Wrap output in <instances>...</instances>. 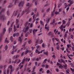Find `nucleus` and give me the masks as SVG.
<instances>
[{"label":"nucleus","mask_w":74,"mask_h":74,"mask_svg":"<svg viewBox=\"0 0 74 74\" xmlns=\"http://www.w3.org/2000/svg\"><path fill=\"white\" fill-rule=\"evenodd\" d=\"M5 8L2 9L1 10V12H0V19H2L3 21L5 20V17H5V16H4V14L3 12L5 11Z\"/></svg>","instance_id":"1"},{"label":"nucleus","mask_w":74,"mask_h":74,"mask_svg":"<svg viewBox=\"0 0 74 74\" xmlns=\"http://www.w3.org/2000/svg\"><path fill=\"white\" fill-rule=\"evenodd\" d=\"M6 32V29L5 28H4L3 29V32L2 33H1L0 34V42L2 40V38H3V36L4 33H5V32Z\"/></svg>","instance_id":"2"},{"label":"nucleus","mask_w":74,"mask_h":74,"mask_svg":"<svg viewBox=\"0 0 74 74\" xmlns=\"http://www.w3.org/2000/svg\"><path fill=\"white\" fill-rule=\"evenodd\" d=\"M29 8H30V7H29L25 11H23L21 13V15H23L24 14V13H25V12H27V14H28L29 13Z\"/></svg>","instance_id":"3"},{"label":"nucleus","mask_w":74,"mask_h":74,"mask_svg":"<svg viewBox=\"0 0 74 74\" xmlns=\"http://www.w3.org/2000/svg\"><path fill=\"white\" fill-rule=\"evenodd\" d=\"M25 58V57L24 58V59H23L22 62L20 64L18 65L19 67H20L21 65H22V64H23L25 63V61H27V60H28V59L27 58Z\"/></svg>","instance_id":"4"},{"label":"nucleus","mask_w":74,"mask_h":74,"mask_svg":"<svg viewBox=\"0 0 74 74\" xmlns=\"http://www.w3.org/2000/svg\"><path fill=\"white\" fill-rule=\"evenodd\" d=\"M18 61V59H16V60L14 62V61H12V63H14V64H15L16 63V64H18V63H20V62H21V60H19Z\"/></svg>","instance_id":"5"},{"label":"nucleus","mask_w":74,"mask_h":74,"mask_svg":"<svg viewBox=\"0 0 74 74\" xmlns=\"http://www.w3.org/2000/svg\"><path fill=\"white\" fill-rule=\"evenodd\" d=\"M9 68L11 69L10 74H12V72L14 71V69H12V66L11 65H9Z\"/></svg>","instance_id":"6"},{"label":"nucleus","mask_w":74,"mask_h":74,"mask_svg":"<svg viewBox=\"0 0 74 74\" xmlns=\"http://www.w3.org/2000/svg\"><path fill=\"white\" fill-rule=\"evenodd\" d=\"M29 30V27H27L26 28H24L23 29V32H24L25 33H26L28 30Z\"/></svg>","instance_id":"7"},{"label":"nucleus","mask_w":74,"mask_h":74,"mask_svg":"<svg viewBox=\"0 0 74 74\" xmlns=\"http://www.w3.org/2000/svg\"><path fill=\"white\" fill-rule=\"evenodd\" d=\"M25 2L24 1H21L19 4L18 5L19 7H23V5H24V3Z\"/></svg>","instance_id":"8"},{"label":"nucleus","mask_w":74,"mask_h":74,"mask_svg":"<svg viewBox=\"0 0 74 74\" xmlns=\"http://www.w3.org/2000/svg\"><path fill=\"white\" fill-rule=\"evenodd\" d=\"M32 53V50H27L25 51L24 54H25V55H27V53Z\"/></svg>","instance_id":"9"},{"label":"nucleus","mask_w":74,"mask_h":74,"mask_svg":"<svg viewBox=\"0 0 74 74\" xmlns=\"http://www.w3.org/2000/svg\"><path fill=\"white\" fill-rule=\"evenodd\" d=\"M55 7L54 8L53 11L52 12L51 15L52 16H53V15H54V13L55 12V8H56V3L55 4Z\"/></svg>","instance_id":"10"},{"label":"nucleus","mask_w":74,"mask_h":74,"mask_svg":"<svg viewBox=\"0 0 74 74\" xmlns=\"http://www.w3.org/2000/svg\"><path fill=\"white\" fill-rule=\"evenodd\" d=\"M23 36V34H21V37H19L18 38V41H20V42H22V39H21V37H22Z\"/></svg>","instance_id":"11"},{"label":"nucleus","mask_w":74,"mask_h":74,"mask_svg":"<svg viewBox=\"0 0 74 74\" xmlns=\"http://www.w3.org/2000/svg\"><path fill=\"white\" fill-rule=\"evenodd\" d=\"M19 36V33H17L16 34H13V37H15V36L16 37H18Z\"/></svg>","instance_id":"12"},{"label":"nucleus","mask_w":74,"mask_h":74,"mask_svg":"<svg viewBox=\"0 0 74 74\" xmlns=\"http://www.w3.org/2000/svg\"><path fill=\"white\" fill-rule=\"evenodd\" d=\"M37 31H38V29H36L35 30V29H34L33 31V35H34V34H35V33H36V32H37Z\"/></svg>","instance_id":"13"},{"label":"nucleus","mask_w":74,"mask_h":74,"mask_svg":"<svg viewBox=\"0 0 74 74\" xmlns=\"http://www.w3.org/2000/svg\"><path fill=\"white\" fill-rule=\"evenodd\" d=\"M33 3H35V4L36 5L37 4V1H36V0H33Z\"/></svg>","instance_id":"14"},{"label":"nucleus","mask_w":74,"mask_h":74,"mask_svg":"<svg viewBox=\"0 0 74 74\" xmlns=\"http://www.w3.org/2000/svg\"><path fill=\"white\" fill-rule=\"evenodd\" d=\"M70 25V21H68L67 24H66L65 26H67L68 27H69Z\"/></svg>","instance_id":"15"},{"label":"nucleus","mask_w":74,"mask_h":74,"mask_svg":"<svg viewBox=\"0 0 74 74\" xmlns=\"http://www.w3.org/2000/svg\"><path fill=\"white\" fill-rule=\"evenodd\" d=\"M68 3H70V4H73V1H71V0H69L68 1Z\"/></svg>","instance_id":"16"},{"label":"nucleus","mask_w":74,"mask_h":74,"mask_svg":"<svg viewBox=\"0 0 74 74\" xmlns=\"http://www.w3.org/2000/svg\"><path fill=\"white\" fill-rule=\"evenodd\" d=\"M55 19H53L52 23H51V24L53 26V25H55Z\"/></svg>","instance_id":"17"},{"label":"nucleus","mask_w":74,"mask_h":74,"mask_svg":"<svg viewBox=\"0 0 74 74\" xmlns=\"http://www.w3.org/2000/svg\"><path fill=\"white\" fill-rule=\"evenodd\" d=\"M51 18H49L48 19H47V23H49V21L51 20Z\"/></svg>","instance_id":"18"},{"label":"nucleus","mask_w":74,"mask_h":74,"mask_svg":"<svg viewBox=\"0 0 74 74\" xmlns=\"http://www.w3.org/2000/svg\"><path fill=\"white\" fill-rule=\"evenodd\" d=\"M40 23L41 24V25H42V26H44V22H43L42 21H40Z\"/></svg>","instance_id":"19"},{"label":"nucleus","mask_w":74,"mask_h":74,"mask_svg":"<svg viewBox=\"0 0 74 74\" xmlns=\"http://www.w3.org/2000/svg\"><path fill=\"white\" fill-rule=\"evenodd\" d=\"M12 6H13V5L12 4H11L10 5H9L8 6V8H12Z\"/></svg>","instance_id":"20"},{"label":"nucleus","mask_w":74,"mask_h":74,"mask_svg":"<svg viewBox=\"0 0 74 74\" xmlns=\"http://www.w3.org/2000/svg\"><path fill=\"white\" fill-rule=\"evenodd\" d=\"M17 50H18V49H16L15 51L14 50L12 51L11 53L12 54H14V52L17 51Z\"/></svg>","instance_id":"21"},{"label":"nucleus","mask_w":74,"mask_h":74,"mask_svg":"<svg viewBox=\"0 0 74 74\" xmlns=\"http://www.w3.org/2000/svg\"><path fill=\"white\" fill-rule=\"evenodd\" d=\"M66 73H67L68 74H70V73H69V72L70 71V70L69 69H68L66 71Z\"/></svg>","instance_id":"22"},{"label":"nucleus","mask_w":74,"mask_h":74,"mask_svg":"<svg viewBox=\"0 0 74 74\" xmlns=\"http://www.w3.org/2000/svg\"><path fill=\"white\" fill-rule=\"evenodd\" d=\"M18 22H19V19H16V25H17L18 23Z\"/></svg>","instance_id":"23"},{"label":"nucleus","mask_w":74,"mask_h":74,"mask_svg":"<svg viewBox=\"0 0 74 74\" xmlns=\"http://www.w3.org/2000/svg\"><path fill=\"white\" fill-rule=\"evenodd\" d=\"M47 35L48 36H50L52 35V33L51 32H50L47 34Z\"/></svg>","instance_id":"24"},{"label":"nucleus","mask_w":74,"mask_h":74,"mask_svg":"<svg viewBox=\"0 0 74 74\" xmlns=\"http://www.w3.org/2000/svg\"><path fill=\"white\" fill-rule=\"evenodd\" d=\"M57 50H59L60 49V46H59V45H58L57 46Z\"/></svg>","instance_id":"25"},{"label":"nucleus","mask_w":74,"mask_h":74,"mask_svg":"<svg viewBox=\"0 0 74 74\" xmlns=\"http://www.w3.org/2000/svg\"><path fill=\"white\" fill-rule=\"evenodd\" d=\"M37 8H35L33 10V11L34 12L36 13L37 12Z\"/></svg>","instance_id":"26"},{"label":"nucleus","mask_w":74,"mask_h":74,"mask_svg":"<svg viewBox=\"0 0 74 74\" xmlns=\"http://www.w3.org/2000/svg\"><path fill=\"white\" fill-rule=\"evenodd\" d=\"M7 38H6L4 42H7V43H9L8 41H7Z\"/></svg>","instance_id":"27"},{"label":"nucleus","mask_w":74,"mask_h":74,"mask_svg":"<svg viewBox=\"0 0 74 74\" xmlns=\"http://www.w3.org/2000/svg\"><path fill=\"white\" fill-rule=\"evenodd\" d=\"M5 51H7V49H8V46L7 45H6L5 47Z\"/></svg>","instance_id":"28"},{"label":"nucleus","mask_w":74,"mask_h":74,"mask_svg":"<svg viewBox=\"0 0 74 74\" xmlns=\"http://www.w3.org/2000/svg\"><path fill=\"white\" fill-rule=\"evenodd\" d=\"M55 14H56V15H58H58H60V13H59L58 12H55Z\"/></svg>","instance_id":"29"},{"label":"nucleus","mask_w":74,"mask_h":74,"mask_svg":"<svg viewBox=\"0 0 74 74\" xmlns=\"http://www.w3.org/2000/svg\"><path fill=\"white\" fill-rule=\"evenodd\" d=\"M44 54L46 55H48V51H47L46 52H44Z\"/></svg>","instance_id":"30"},{"label":"nucleus","mask_w":74,"mask_h":74,"mask_svg":"<svg viewBox=\"0 0 74 74\" xmlns=\"http://www.w3.org/2000/svg\"><path fill=\"white\" fill-rule=\"evenodd\" d=\"M14 32H16V28H15V25H14Z\"/></svg>","instance_id":"31"},{"label":"nucleus","mask_w":74,"mask_h":74,"mask_svg":"<svg viewBox=\"0 0 74 74\" xmlns=\"http://www.w3.org/2000/svg\"><path fill=\"white\" fill-rule=\"evenodd\" d=\"M12 28H9V33H10V32H11V31H12Z\"/></svg>","instance_id":"32"},{"label":"nucleus","mask_w":74,"mask_h":74,"mask_svg":"<svg viewBox=\"0 0 74 74\" xmlns=\"http://www.w3.org/2000/svg\"><path fill=\"white\" fill-rule=\"evenodd\" d=\"M21 14L20 13H18L17 15V18L21 17Z\"/></svg>","instance_id":"33"},{"label":"nucleus","mask_w":74,"mask_h":74,"mask_svg":"<svg viewBox=\"0 0 74 74\" xmlns=\"http://www.w3.org/2000/svg\"><path fill=\"white\" fill-rule=\"evenodd\" d=\"M60 60V63H63V61H64V60H63V59H62V58H61Z\"/></svg>","instance_id":"34"},{"label":"nucleus","mask_w":74,"mask_h":74,"mask_svg":"<svg viewBox=\"0 0 74 74\" xmlns=\"http://www.w3.org/2000/svg\"><path fill=\"white\" fill-rule=\"evenodd\" d=\"M18 10H17L14 14V16H16V15L18 14Z\"/></svg>","instance_id":"35"},{"label":"nucleus","mask_w":74,"mask_h":74,"mask_svg":"<svg viewBox=\"0 0 74 74\" xmlns=\"http://www.w3.org/2000/svg\"><path fill=\"white\" fill-rule=\"evenodd\" d=\"M13 1H15L14 4L16 5V3L18 2V0H13Z\"/></svg>","instance_id":"36"},{"label":"nucleus","mask_w":74,"mask_h":74,"mask_svg":"<svg viewBox=\"0 0 74 74\" xmlns=\"http://www.w3.org/2000/svg\"><path fill=\"white\" fill-rule=\"evenodd\" d=\"M64 36V39H65L67 37V34H65Z\"/></svg>","instance_id":"37"},{"label":"nucleus","mask_w":74,"mask_h":74,"mask_svg":"<svg viewBox=\"0 0 74 74\" xmlns=\"http://www.w3.org/2000/svg\"><path fill=\"white\" fill-rule=\"evenodd\" d=\"M16 25H17V26H16V27L17 28H19V26H20V24H16Z\"/></svg>","instance_id":"38"},{"label":"nucleus","mask_w":74,"mask_h":74,"mask_svg":"<svg viewBox=\"0 0 74 74\" xmlns=\"http://www.w3.org/2000/svg\"><path fill=\"white\" fill-rule=\"evenodd\" d=\"M64 67H65V69H67V65L66 64L64 65Z\"/></svg>","instance_id":"39"},{"label":"nucleus","mask_w":74,"mask_h":74,"mask_svg":"<svg viewBox=\"0 0 74 74\" xmlns=\"http://www.w3.org/2000/svg\"><path fill=\"white\" fill-rule=\"evenodd\" d=\"M66 50L67 52L68 53H70V51H69V49H66Z\"/></svg>","instance_id":"40"},{"label":"nucleus","mask_w":74,"mask_h":74,"mask_svg":"<svg viewBox=\"0 0 74 74\" xmlns=\"http://www.w3.org/2000/svg\"><path fill=\"white\" fill-rule=\"evenodd\" d=\"M29 32L30 33H32V32H33V29H31L29 30Z\"/></svg>","instance_id":"41"},{"label":"nucleus","mask_w":74,"mask_h":74,"mask_svg":"<svg viewBox=\"0 0 74 74\" xmlns=\"http://www.w3.org/2000/svg\"><path fill=\"white\" fill-rule=\"evenodd\" d=\"M7 14L8 16H9V15H10V12H9V11H7Z\"/></svg>","instance_id":"42"},{"label":"nucleus","mask_w":74,"mask_h":74,"mask_svg":"<svg viewBox=\"0 0 74 74\" xmlns=\"http://www.w3.org/2000/svg\"><path fill=\"white\" fill-rule=\"evenodd\" d=\"M49 27H45V29H47V31H49V29L48 28Z\"/></svg>","instance_id":"43"},{"label":"nucleus","mask_w":74,"mask_h":74,"mask_svg":"<svg viewBox=\"0 0 74 74\" xmlns=\"http://www.w3.org/2000/svg\"><path fill=\"white\" fill-rule=\"evenodd\" d=\"M62 22H63V23H62V25H64V23H65L66 22V21H65L64 20H62Z\"/></svg>","instance_id":"44"},{"label":"nucleus","mask_w":74,"mask_h":74,"mask_svg":"<svg viewBox=\"0 0 74 74\" xmlns=\"http://www.w3.org/2000/svg\"><path fill=\"white\" fill-rule=\"evenodd\" d=\"M61 5H62V4H59L58 5V8H59L60 7Z\"/></svg>","instance_id":"45"},{"label":"nucleus","mask_w":74,"mask_h":74,"mask_svg":"<svg viewBox=\"0 0 74 74\" xmlns=\"http://www.w3.org/2000/svg\"><path fill=\"white\" fill-rule=\"evenodd\" d=\"M52 57L54 59H56V57H55V55H53V56H52Z\"/></svg>","instance_id":"46"},{"label":"nucleus","mask_w":74,"mask_h":74,"mask_svg":"<svg viewBox=\"0 0 74 74\" xmlns=\"http://www.w3.org/2000/svg\"><path fill=\"white\" fill-rule=\"evenodd\" d=\"M13 50H14L16 48V47H15V46H13Z\"/></svg>","instance_id":"47"},{"label":"nucleus","mask_w":74,"mask_h":74,"mask_svg":"<svg viewBox=\"0 0 74 74\" xmlns=\"http://www.w3.org/2000/svg\"><path fill=\"white\" fill-rule=\"evenodd\" d=\"M67 56L69 58V59H70V60H72V58H70V56L69 55H67Z\"/></svg>","instance_id":"48"},{"label":"nucleus","mask_w":74,"mask_h":74,"mask_svg":"<svg viewBox=\"0 0 74 74\" xmlns=\"http://www.w3.org/2000/svg\"><path fill=\"white\" fill-rule=\"evenodd\" d=\"M55 40H56L57 41L59 42V39L58 38H55Z\"/></svg>","instance_id":"49"},{"label":"nucleus","mask_w":74,"mask_h":74,"mask_svg":"<svg viewBox=\"0 0 74 74\" xmlns=\"http://www.w3.org/2000/svg\"><path fill=\"white\" fill-rule=\"evenodd\" d=\"M28 34H29V33H27L25 34V36L26 37H27L28 36Z\"/></svg>","instance_id":"50"},{"label":"nucleus","mask_w":74,"mask_h":74,"mask_svg":"<svg viewBox=\"0 0 74 74\" xmlns=\"http://www.w3.org/2000/svg\"><path fill=\"white\" fill-rule=\"evenodd\" d=\"M3 74H6V70H4L3 71Z\"/></svg>","instance_id":"51"},{"label":"nucleus","mask_w":74,"mask_h":74,"mask_svg":"<svg viewBox=\"0 0 74 74\" xmlns=\"http://www.w3.org/2000/svg\"><path fill=\"white\" fill-rule=\"evenodd\" d=\"M49 10H50V8H48V9H47V12H49Z\"/></svg>","instance_id":"52"},{"label":"nucleus","mask_w":74,"mask_h":74,"mask_svg":"<svg viewBox=\"0 0 74 74\" xmlns=\"http://www.w3.org/2000/svg\"><path fill=\"white\" fill-rule=\"evenodd\" d=\"M50 72V71H49V70H48L47 71V74H49V73Z\"/></svg>","instance_id":"53"},{"label":"nucleus","mask_w":74,"mask_h":74,"mask_svg":"<svg viewBox=\"0 0 74 74\" xmlns=\"http://www.w3.org/2000/svg\"><path fill=\"white\" fill-rule=\"evenodd\" d=\"M28 22H27L25 24V27H26L27 26V25L28 24Z\"/></svg>","instance_id":"54"},{"label":"nucleus","mask_w":74,"mask_h":74,"mask_svg":"<svg viewBox=\"0 0 74 74\" xmlns=\"http://www.w3.org/2000/svg\"><path fill=\"white\" fill-rule=\"evenodd\" d=\"M24 55V52H23L21 55V56H23Z\"/></svg>","instance_id":"55"},{"label":"nucleus","mask_w":74,"mask_h":74,"mask_svg":"<svg viewBox=\"0 0 74 74\" xmlns=\"http://www.w3.org/2000/svg\"><path fill=\"white\" fill-rule=\"evenodd\" d=\"M43 42V41L42 40H41L40 41V44H41V43H42V42Z\"/></svg>","instance_id":"56"},{"label":"nucleus","mask_w":74,"mask_h":74,"mask_svg":"<svg viewBox=\"0 0 74 74\" xmlns=\"http://www.w3.org/2000/svg\"><path fill=\"white\" fill-rule=\"evenodd\" d=\"M18 57H19V55H17L15 58V59H17V58H18Z\"/></svg>","instance_id":"57"},{"label":"nucleus","mask_w":74,"mask_h":74,"mask_svg":"<svg viewBox=\"0 0 74 74\" xmlns=\"http://www.w3.org/2000/svg\"><path fill=\"white\" fill-rule=\"evenodd\" d=\"M42 47H45V43H43L42 45Z\"/></svg>","instance_id":"58"},{"label":"nucleus","mask_w":74,"mask_h":74,"mask_svg":"<svg viewBox=\"0 0 74 74\" xmlns=\"http://www.w3.org/2000/svg\"><path fill=\"white\" fill-rule=\"evenodd\" d=\"M31 42H32V40H29V41H28L29 44H31Z\"/></svg>","instance_id":"59"},{"label":"nucleus","mask_w":74,"mask_h":74,"mask_svg":"<svg viewBox=\"0 0 74 74\" xmlns=\"http://www.w3.org/2000/svg\"><path fill=\"white\" fill-rule=\"evenodd\" d=\"M36 53H37L38 52V49H36Z\"/></svg>","instance_id":"60"},{"label":"nucleus","mask_w":74,"mask_h":74,"mask_svg":"<svg viewBox=\"0 0 74 74\" xmlns=\"http://www.w3.org/2000/svg\"><path fill=\"white\" fill-rule=\"evenodd\" d=\"M48 4H46V5H44V7H48Z\"/></svg>","instance_id":"61"},{"label":"nucleus","mask_w":74,"mask_h":74,"mask_svg":"<svg viewBox=\"0 0 74 74\" xmlns=\"http://www.w3.org/2000/svg\"><path fill=\"white\" fill-rule=\"evenodd\" d=\"M60 29H61L63 28V25H61V26L59 27Z\"/></svg>","instance_id":"62"},{"label":"nucleus","mask_w":74,"mask_h":74,"mask_svg":"<svg viewBox=\"0 0 74 74\" xmlns=\"http://www.w3.org/2000/svg\"><path fill=\"white\" fill-rule=\"evenodd\" d=\"M62 9H60L59 10V12H61V11H62Z\"/></svg>","instance_id":"63"},{"label":"nucleus","mask_w":74,"mask_h":74,"mask_svg":"<svg viewBox=\"0 0 74 74\" xmlns=\"http://www.w3.org/2000/svg\"><path fill=\"white\" fill-rule=\"evenodd\" d=\"M9 72H10V71H9V70H8L7 71V74H9Z\"/></svg>","instance_id":"64"}]
</instances>
